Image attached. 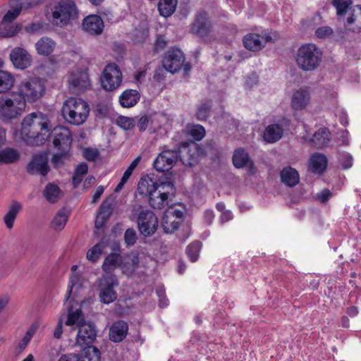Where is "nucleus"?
Returning a JSON list of instances; mask_svg holds the SVG:
<instances>
[{
  "instance_id": "nucleus-53",
  "label": "nucleus",
  "mask_w": 361,
  "mask_h": 361,
  "mask_svg": "<svg viewBox=\"0 0 361 361\" xmlns=\"http://www.w3.org/2000/svg\"><path fill=\"white\" fill-rule=\"evenodd\" d=\"M116 123L123 130H130L135 126V121L133 118L121 116L116 120Z\"/></svg>"
},
{
  "instance_id": "nucleus-51",
  "label": "nucleus",
  "mask_w": 361,
  "mask_h": 361,
  "mask_svg": "<svg viewBox=\"0 0 361 361\" xmlns=\"http://www.w3.org/2000/svg\"><path fill=\"white\" fill-rule=\"evenodd\" d=\"M189 134L197 141L201 140L205 136V130L201 125H192L189 128Z\"/></svg>"
},
{
  "instance_id": "nucleus-42",
  "label": "nucleus",
  "mask_w": 361,
  "mask_h": 361,
  "mask_svg": "<svg viewBox=\"0 0 361 361\" xmlns=\"http://www.w3.org/2000/svg\"><path fill=\"white\" fill-rule=\"evenodd\" d=\"M88 166L85 162L80 163L75 169L72 178V183L74 188L78 187L85 175L87 173Z\"/></svg>"
},
{
  "instance_id": "nucleus-4",
  "label": "nucleus",
  "mask_w": 361,
  "mask_h": 361,
  "mask_svg": "<svg viewBox=\"0 0 361 361\" xmlns=\"http://www.w3.org/2000/svg\"><path fill=\"white\" fill-rule=\"evenodd\" d=\"M26 104L23 97L12 93L0 97V120L8 121L20 116Z\"/></svg>"
},
{
  "instance_id": "nucleus-7",
  "label": "nucleus",
  "mask_w": 361,
  "mask_h": 361,
  "mask_svg": "<svg viewBox=\"0 0 361 361\" xmlns=\"http://www.w3.org/2000/svg\"><path fill=\"white\" fill-rule=\"evenodd\" d=\"M118 286V281L114 274H103L98 281L99 298L104 304H110L117 298L114 288Z\"/></svg>"
},
{
  "instance_id": "nucleus-38",
  "label": "nucleus",
  "mask_w": 361,
  "mask_h": 361,
  "mask_svg": "<svg viewBox=\"0 0 361 361\" xmlns=\"http://www.w3.org/2000/svg\"><path fill=\"white\" fill-rule=\"evenodd\" d=\"M22 29L18 23H6L0 25V37L8 38L16 35Z\"/></svg>"
},
{
  "instance_id": "nucleus-3",
  "label": "nucleus",
  "mask_w": 361,
  "mask_h": 361,
  "mask_svg": "<svg viewBox=\"0 0 361 361\" xmlns=\"http://www.w3.org/2000/svg\"><path fill=\"white\" fill-rule=\"evenodd\" d=\"M295 60L297 66L302 71H313L320 66L322 52L314 44H304L297 50Z\"/></svg>"
},
{
  "instance_id": "nucleus-52",
  "label": "nucleus",
  "mask_w": 361,
  "mask_h": 361,
  "mask_svg": "<svg viewBox=\"0 0 361 361\" xmlns=\"http://www.w3.org/2000/svg\"><path fill=\"white\" fill-rule=\"evenodd\" d=\"M339 164L344 169H350L353 166V158L351 154L347 152H340L338 157Z\"/></svg>"
},
{
  "instance_id": "nucleus-18",
  "label": "nucleus",
  "mask_w": 361,
  "mask_h": 361,
  "mask_svg": "<svg viewBox=\"0 0 361 361\" xmlns=\"http://www.w3.org/2000/svg\"><path fill=\"white\" fill-rule=\"evenodd\" d=\"M54 137L53 145L57 150L69 152L72 143V135L71 132L65 128H55L54 130Z\"/></svg>"
},
{
  "instance_id": "nucleus-56",
  "label": "nucleus",
  "mask_w": 361,
  "mask_h": 361,
  "mask_svg": "<svg viewBox=\"0 0 361 361\" xmlns=\"http://www.w3.org/2000/svg\"><path fill=\"white\" fill-rule=\"evenodd\" d=\"M83 157L89 161H94L99 157V152L97 149L86 147L82 149Z\"/></svg>"
},
{
  "instance_id": "nucleus-32",
  "label": "nucleus",
  "mask_w": 361,
  "mask_h": 361,
  "mask_svg": "<svg viewBox=\"0 0 361 361\" xmlns=\"http://www.w3.org/2000/svg\"><path fill=\"white\" fill-rule=\"evenodd\" d=\"M232 161L234 166L238 169H241L246 166H251L253 164L248 153L241 147L234 151Z\"/></svg>"
},
{
  "instance_id": "nucleus-27",
  "label": "nucleus",
  "mask_w": 361,
  "mask_h": 361,
  "mask_svg": "<svg viewBox=\"0 0 361 361\" xmlns=\"http://www.w3.org/2000/svg\"><path fill=\"white\" fill-rule=\"evenodd\" d=\"M280 176L282 183L288 187L296 185L300 180L298 172L290 166L283 168L280 173Z\"/></svg>"
},
{
  "instance_id": "nucleus-2",
  "label": "nucleus",
  "mask_w": 361,
  "mask_h": 361,
  "mask_svg": "<svg viewBox=\"0 0 361 361\" xmlns=\"http://www.w3.org/2000/svg\"><path fill=\"white\" fill-rule=\"evenodd\" d=\"M90 113L88 104L80 98L70 97L63 104L61 114L70 124L79 126L87 119Z\"/></svg>"
},
{
  "instance_id": "nucleus-50",
  "label": "nucleus",
  "mask_w": 361,
  "mask_h": 361,
  "mask_svg": "<svg viewBox=\"0 0 361 361\" xmlns=\"http://www.w3.org/2000/svg\"><path fill=\"white\" fill-rule=\"evenodd\" d=\"M81 286L82 284L80 283V276L78 274L73 273L70 277L69 285L68 287L67 293L65 298L66 300L68 301V299L70 298L73 288H79L81 287Z\"/></svg>"
},
{
  "instance_id": "nucleus-37",
  "label": "nucleus",
  "mask_w": 361,
  "mask_h": 361,
  "mask_svg": "<svg viewBox=\"0 0 361 361\" xmlns=\"http://www.w3.org/2000/svg\"><path fill=\"white\" fill-rule=\"evenodd\" d=\"M178 0H159L158 10L164 17L171 16L176 11Z\"/></svg>"
},
{
  "instance_id": "nucleus-14",
  "label": "nucleus",
  "mask_w": 361,
  "mask_h": 361,
  "mask_svg": "<svg viewBox=\"0 0 361 361\" xmlns=\"http://www.w3.org/2000/svg\"><path fill=\"white\" fill-rule=\"evenodd\" d=\"M197 145L195 143L182 144L181 147L174 149L178 154V161L185 166H192L197 161Z\"/></svg>"
},
{
  "instance_id": "nucleus-17",
  "label": "nucleus",
  "mask_w": 361,
  "mask_h": 361,
  "mask_svg": "<svg viewBox=\"0 0 361 361\" xmlns=\"http://www.w3.org/2000/svg\"><path fill=\"white\" fill-rule=\"evenodd\" d=\"M212 25L206 12H200L191 25L190 30L200 37L207 36L212 31Z\"/></svg>"
},
{
  "instance_id": "nucleus-58",
  "label": "nucleus",
  "mask_w": 361,
  "mask_h": 361,
  "mask_svg": "<svg viewBox=\"0 0 361 361\" xmlns=\"http://www.w3.org/2000/svg\"><path fill=\"white\" fill-rule=\"evenodd\" d=\"M125 242L128 245H133L136 243V232L133 228H128L124 235Z\"/></svg>"
},
{
  "instance_id": "nucleus-62",
  "label": "nucleus",
  "mask_w": 361,
  "mask_h": 361,
  "mask_svg": "<svg viewBox=\"0 0 361 361\" xmlns=\"http://www.w3.org/2000/svg\"><path fill=\"white\" fill-rule=\"evenodd\" d=\"M34 334H35V330L33 329H30L29 330H27L25 336L23 337V338L22 339V341L20 343V348H25L26 347V345L30 342V341Z\"/></svg>"
},
{
  "instance_id": "nucleus-19",
  "label": "nucleus",
  "mask_w": 361,
  "mask_h": 361,
  "mask_svg": "<svg viewBox=\"0 0 361 361\" xmlns=\"http://www.w3.org/2000/svg\"><path fill=\"white\" fill-rule=\"evenodd\" d=\"M10 59L16 68L21 70L29 67L32 61L31 55L22 47L13 49L10 53Z\"/></svg>"
},
{
  "instance_id": "nucleus-49",
  "label": "nucleus",
  "mask_w": 361,
  "mask_h": 361,
  "mask_svg": "<svg viewBox=\"0 0 361 361\" xmlns=\"http://www.w3.org/2000/svg\"><path fill=\"white\" fill-rule=\"evenodd\" d=\"M20 12V8H19L17 4H13L12 8L8 10L7 13L4 16L1 20V24L11 23L18 18Z\"/></svg>"
},
{
  "instance_id": "nucleus-31",
  "label": "nucleus",
  "mask_w": 361,
  "mask_h": 361,
  "mask_svg": "<svg viewBox=\"0 0 361 361\" xmlns=\"http://www.w3.org/2000/svg\"><path fill=\"white\" fill-rule=\"evenodd\" d=\"M158 187H159V184L154 181L152 178L146 176L139 180L137 191L141 195L149 197Z\"/></svg>"
},
{
  "instance_id": "nucleus-24",
  "label": "nucleus",
  "mask_w": 361,
  "mask_h": 361,
  "mask_svg": "<svg viewBox=\"0 0 361 361\" xmlns=\"http://www.w3.org/2000/svg\"><path fill=\"white\" fill-rule=\"evenodd\" d=\"M310 100V95L306 89L295 91L291 98V107L296 111L304 109Z\"/></svg>"
},
{
  "instance_id": "nucleus-16",
  "label": "nucleus",
  "mask_w": 361,
  "mask_h": 361,
  "mask_svg": "<svg viewBox=\"0 0 361 361\" xmlns=\"http://www.w3.org/2000/svg\"><path fill=\"white\" fill-rule=\"evenodd\" d=\"M97 337L95 326L90 323H84L78 328L76 344L80 346H89L94 341Z\"/></svg>"
},
{
  "instance_id": "nucleus-64",
  "label": "nucleus",
  "mask_w": 361,
  "mask_h": 361,
  "mask_svg": "<svg viewBox=\"0 0 361 361\" xmlns=\"http://www.w3.org/2000/svg\"><path fill=\"white\" fill-rule=\"evenodd\" d=\"M157 294L159 298V306L162 308L166 307L168 305L169 301L166 299L164 293H163L161 290H157Z\"/></svg>"
},
{
  "instance_id": "nucleus-23",
  "label": "nucleus",
  "mask_w": 361,
  "mask_h": 361,
  "mask_svg": "<svg viewBox=\"0 0 361 361\" xmlns=\"http://www.w3.org/2000/svg\"><path fill=\"white\" fill-rule=\"evenodd\" d=\"M331 139L329 130L326 128H321L314 133L313 137L309 140L310 145L317 149H322L328 146Z\"/></svg>"
},
{
  "instance_id": "nucleus-20",
  "label": "nucleus",
  "mask_w": 361,
  "mask_h": 361,
  "mask_svg": "<svg viewBox=\"0 0 361 361\" xmlns=\"http://www.w3.org/2000/svg\"><path fill=\"white\" fill-rule=\"evenodd\" d=\"M281 123L269 125L264 130L263 137L269 143H274L279 141L283 134V126L288 125V121L283 118Z\"/></svg>"
},
{
  "instance_id": "nucleus-39",
  "label": "nucleus",
  "mask_w": 361,
  "mask_h": 361,
  "mask_svg": "<svg viewBox=\"0 0 361 361\" xmlns=\"http://www.w3.org/2000/svg\"><path fill=\"white\" fill-rule=\"evenodd\" d=\"M82 355H78V361H100V352L93 345L84 347Z\"/></svg>"
},
{
  "instance_id": "nucleus-47",
  "label": "nucleus",
  "mask_w": 361,
  "mask_h": 361,
  "mask_svg": "<svg viewBox=\"0 0 361 361\" xmlns=\"http://www.w3.org/2000/svg\"><path fill=\"white\" fill-rule=\"evenodd\" d=\"M332 5L336 9V13L339 17L345 15L352 4L351 0H332Z\"/></svg>"
},
{
  "instance_id": "nucleus-46",
  "label": "nucleus",
  "mask_w": 361,
  "mask_h": 361,
  "mask_svg": "<svg viewBox=\"0 0 361 361\" xmlns=\"http://www.w3.org/2000/svg\"><path fill=\"white\" fill-rule=\"evenodd\" d=\"M67 221V214L64 212L60 211L54 217L51 223V228L56 231H61L64 228Z\"/></svg>"
},
{
  "instance_id": "nucleus-34",
  "label": "nucleus",
  "mask_w": 361,
  "mask_h": 361,
  "mask_svg": "<svg viewBox=\"0 0 361 361\" xmlns=\"http://www.w3.org/2000/svg\"><path fill=\"white\" fill-rule=\"evenodd\" d=\"M22 204L18 201H13L8 207V210L4 216V221L8 229L13 227L17 214L21 211Z\"/></svg>"
},
{
  "instance_id": "nucleus-30",
  "label": "nucleus",
  "mask_w": 361,
  "mask_h": 361,
  "mask_svg": "<svg viewBox=\"0 0 361 361\" xmlns=\"http://www.w3.org/2000/svg\"><path fill=\"white\" fill-rule=\"evenodd\" d=\"M262 37L256 33H250L243 38V44L247 49L252 51H257L262 49L264 46V42L262 40Z\"/></svg>"
},
{
  "instance_id": "nucleus-48",
  "label": "nucleus",
  "mask_w": 361,
  "mask_h": 361,
  "mask_svg": "<svg viewBox=\"0 0 361 361\" xmlns=\"http://www.w3.org/2000/svg\"><path fill=\"white\" fill-rule=\"evenodd\" d=\"M105 247V244L103 242H99L93 246L87 252V259L92 262H96Z\"/></svg>"
},
{
  "instance_id": "nucleus-15",
  "label": "nucleus",
  "mask_w": 361,
  "mask_h": 361,
  "mask_svg": "<svg viewBox=\"0 0 361 361\" xmlns=\"http://www.w3.org/2000/svg\"><path fill=\"white\" fill-rule=\"evenodd\" d=\"M178 161L176 151L166 149L161 152L154 161V168L159 172H164L171 169Z\"/></svg>"
},
{
  "instance_id": "nucleus-8",
  "label": "nucleus",
  "mask_w": 361,
  "mask_h": 361,
  "mask_svg": "<svg viewBox=\"0 0 361 361\" xmlns=\"http://www.w3.org/2000/svg\"><path fill=\"white\" fill-rule=\"evenodd\" d=\"M122 80V73L118 65L114 63L106 65L100 77L102 88L108 92L117 90L121 86Z\"/></svg>"
},
{
  "instance_id": "nucleus-57",
  "label": "nucleus",
  "mask_w": 361,
  "mask_h": 361,
  "mask_svg": "<svg viewBox=\"0 0 361 361\" xmlns=\"http://www.w3.org/2000/svg\"><path fill=\"white\" fill-rule=\"evenodd\" d=\"M39 0H13V4H17L20 10L28 9L36 6Z\"/></svg>"
},
{
  "instance_id": "nucleus-29",
  "label": "nucleus",
  "mask_w": 361,
  "mask_h": 361,
  "mask_svg": "<svg viewBox=\"0 0 361 361\" xmlns=\"http://www.w3.org/2000/svg\"><path fill=\"white\" fill-rule=\"evenodd\" d=\"M327 158L321 153H314L310 157V170L314 173H322L326 168Z\"/></svg>"
},
{
  "instance_id": "nucleus-12",
  "label": "nucleus",
  "mask_w": 361,
  "mask_h": 361,
  "mask_svg": "<svg viewBox=\"0 0 361 361\" xmlns=\"http://www.w3.org/2000/svg\"><path fill=\"white\" fill-rule=\"evenodd\" d=\"M49 171L48 157L45 153L33 154L26 166V171L30 175H39L44 177Z\"/></svg>"
},
{
  "instance_id": "nucleus-9",
  "label": "nucleus",
  "mask_w": 361,
  "mask_h": 361,
  "mask_svg": "<svg viewBox=\"0 0 361 361\" xmlns=\"http://www.w3.org/2000/svg\"><path fill=\"white\" fill-rule=\"evenodd\" d=\"M175 188L171 182H161L159 187L148 197L149 205L154 209H161L168 204L170 195H173Z\"/></svg>"
},
{
  "instance_id": "nucleus-59",
  "label": "nucleus",
  "mask_w": 361,
  "mask_h": 361,
  "mask_svg": "<svg viewBox=\"0 0 361 361\" xmlns=\"http://www.w3.org/2000/svg\"><path fill=\"white\" fill-rule=\"evenodd\" d=\"M333 195L329 189H324L317 194V199L322 203L327 202Z\"/></svg>"
},
{
  "instance_id": "nucleus-36",
  "label": "nucleus",
  "mask_w": 361,
  "mask_h": 361,
  "mask_svg": "<svg viewBox=\"0 0 361 361\" xmlns=\"http://www.w3.org/2000/svg\"><path fill=\"white\" fill-rule=\"evenodd\" d=\"M15 78L13 75L4 71H0V94L9 92L13 87Z\"/></svg>"
},
{
  "instance_id": "nucleus-26",
  "label": "nucleus",
  "mask_w": 361,
  "mask_h": 361,
  "mask_svg": "<svg viewBox=\"0 0 361 361\" xmlns=\"http://www.w3.org/2000/svg\"><path fill=\"white\" fill-rule=\"evenodd\" d=\"M56 42L50 37H43L35 44L37 53L40 56H49L54 50Z\"/></svg>"
},
{
  "instance_id": "nucleus-22",
  "label": "nucleus",
  "mask_w": 361,
  "mask_h": 361,
  "mask_svg": "<svg viewBox=\"0 0 361 361\" xmlns=\"http://www.w3.org/2000/svg\"><path fill=\"white\" fill-rule=\"evenodd\" d=\"M128 332V324L123 320L114 322L109 329V338L114 343L123 341Z\"/></svg>"
},
{
  "instance_id": "nucleus-21",
  "label": "nucleus",
  "mask_w": 361,
  "mask_h": 361,
  "mask_svg": "<svg viewBox=\"0 0 361 361\" xmlns=\"http://www.w3.org/2000/svg\"><path fill=\"white\" fill-rule=\"evenodd\" d=\"M83 29L90 35H100L104 29V23L100 16L90 15L85 17L82 21Z\"/></svg>"
},
{
  "instance_id": "nucleus-43",
  "label": "nucleus",
  "mask_w": 361,
  "mask_h": 361,
  "mask_svg": "<svg viewBox=\"0 0 361 361\" xmlns=\"http://www.w3.org/2000/svg\"><path fill=\"white\" fill-rule=\"evenodd\" d=\"M212 106V102L205 99L197 107L196 117L199 121H206L210 116V111Z\"/></svg>"
},
{
  "instance_id": "nucleus-55",
  "label": "nucleus",
  "mask_w": 361,
  "mask_h": 361,
  "mask_svg": "<svg viewBox=\"0 0 361 361\" xmlns=\"http://www.w3.org/2000/svg\"><path fill=\"white\" fill-rule=\"evenodd\" d=\"M59 152L54 154L51 157V162L54 167H58L63 164L65 159L68 157L69 152L64 150H58Z\"/></svg>"
},
{
  "instance_id": "nucleus-1",
  "label": "nucleus",
  "mask_w": 361,
  "mask_h": 361,
  "mask_svg": "<svg viewBox=\"0 0 361 361\" xmlns=\"http://www.w3.org/2000/svg\"><path fill=\"white\" fill-rule=\"evenodd\" d=\"M50 131L48 118L39 112L26 116L21 123L20 135L27 145H43L49 137Z\"/></svg>"
},
{
  "instance_id": "nucleus-44",
  "label": "nucleus",
  "mask_w": 361,
  "mask_h": 361,
  "mask_svg": "<svg viewBox=\"0 0 361 361\" xmlns=\"http://www.w3.org/2000/svg\"><path fill=\"white\" fill-rule=\"evenodd\" d=\"M61 192L58 185L54 183H48L44 190V195L47 201L54 203L57 201Z\"/></svg>"
},
{
  "instance_id": "nucleus-54",
  "label": "nucleus",
  "mask_w": 361,
  "mask_h": 361,
  "mask_svg": "<svg viewBox=\"0 0 361 361\" xmlns=\"http://www.w3.org/2000/svg\"><path fill=\"white\" fill-rule=\"evenodd\" d=\"M112 204L110 200H106L100 205L98 214L108 219L112 213Z\"/></svg>"
},
{
  "instance_id": "nucleus-10",
  "label": "nucleus",
  "mask_w": 361,
  "mask_h": 361,
  "mask_svg": "<svg viewBox=\"0 0 361 361\" xmlns=\"http://www.w3.org/2000/svg\"><path fill=\"white\" fill-rule=\"evenodd\" d=\"M44 90V85L39 79L34 78L23 82L19 87V92L15 94L23 97L25 103L26 100L30 102L37 101Z\"/></svg>"
},
{
  "instance_id": "nucleus-61",
  "label": "nucleus",
  "mask_w": 361,
  "mask_h": 361,
  "mask_svg": "<svg viewBox=\"0 0 361 361\" xmlns=\"http://www.w3.org/2000/svg\"><path fill=\"white\" fill-rule=\"evenodd\" d=\"M150 121V118L147 115H142L138 120L137 126L140 132H143L146 130L149 123Z\"/></svg>"
},
{
  "instance_id": "nucleus-35",
  "label": "nucleus",
  "mask_w": 361,
  "mask_h": 361,
  "mask_svg": "<svg viewBox=\"0 0 361 361\" xmlns=\"http://www.w3.org/2000/svg\"><path fill=\"white\" fill-rule=\"evenodd\" d=\"M357 9L354 8L353 12L347 18L345 25L353 32L361 31V5L355 6Z\"/></svg>"
},
{
  "instance_id": "nucleus-63",
  "label": "nucleus",
  "mask_w": 361,
  "mask_h": 361,
  "mask_svg": "<svg viewBox=\"0 0 361 361\" xmlns=\"http://www.w3.org/2000/svg\"><path fill=\"white\" fill-rule=\"evenodd\" d=\"M165 212H170L173 216H174V218H176V220L180 223L183 221V212L181 210L173 209V208H169L167 209Z\"/></svg>"
},
{
  "instance_id": "nucleus-6",
  "label": "nucleus",
  "mask_w": 361,
  "mask_h": 361,
  "mask_svg": "<svg viewBox=\"0 0 361 361\" xmlns=\"http://www.w3.org/2000/svg\"><path fill=\"white\" fill-rule=\"evenodd\" d=\"M184 62V54L179 49L168 50L162 59L163 67L171 73H175L183 68L185 74H188L191 69V66L190 63Z\"/></svg>"
},
{
  "instance_id": "nucleus-41",
  "label": "nucleus",
  "mask_w": 361,
  "mask_h": 361,
  "mask_svg": "<svg viewBox=\"0 0 361 361\" xmlns=\"http://www.w3.org/2000/svg\"><path fill=\"white\" fill-rule=\"evenodd\" d=\"M85 322L82 317V312L80 310L73 311L72 308H69L68 313V318L65 322L66 326H75V328H79L80 324Z\"/></svg>"
},
{
  "instance_id": "nucleus-5",
  "label": "nucleus",
  "mask_w": 361,
  "mask_h": 361,
  "mask_svg": "<svg viewBox=\"0 0 361 361\" xmlns=\"http://www.w3.org/2000/svg\"><path fill=\"white\" fill-rule=\"evenodd\" d=\"M53 22L57 26H65L78 17L75 4L71 0L61 1L52 12Z\"/></svg>"
},
{
  "instance_id": "nucleus-28",
  "label": "nucleus",
  "mask_w": 361,
  "mask_h": 361,
  "mask_svg": "<svg viewBox=\"0 0 361 361\" xmlns=\"http://www.w3.org/2000/svg\"><path fill=\"white\" fill-rule=\"evenodd\" d=\"M140 94L136 90H126L119 97V102L123 107L134 106L140 100Z\"/></svg>"
},
{
  "instance_id": "nucleus-45",
  "label": "nucleus",
  "mask_w": 361,
  "mask_h": 361,
  "mask_svg": "<svg viewBox=\"0 0 361 361\" xmlns=\"http://www.w3.org/2000/svg\"><path fill=\"white\" fill-rule=\"evenodd\" d=\"M201 247V242L195 240L188 245L186 247V254L192 262H195L198 259Z\"/></svg>"
},
{
  "instance_id": "nucleus-13",
  "label": "nucleus",
  "mask_w": 361,
  "mask_h": 361,
  "mask_svg": "<svg viewBox=\"0 0 361 361\" xmlns=\"http://www.w3.org/2000/svg\"><path fill=\"white\" fill-rule=\"evenodd\" d=\"M68 87L73 94L82 93L90 88L91 82L86 71L73 72L68 77Z\"/></svg>"
},
{
  "instance_id": "nucleus-11",
  "label": "nucleus",
  "mask_w": 361,
  "mask_h": 361,
  "mask_svg": "<svg viewBox=\"0 0 361 361\" xmlns=\"http://www.w3.org/2000/svg\"><path fill=\"white\" fill-rule=\"evenodd\" d=\"M137 227L140 233L145 237L152 236L158 228V219L150 210H141L137 216Z\"/></svg>"
},
{
  "instance_id": "nucleus-33",
  "label": "nucleus",
  "mask_w": 361,
  "mask_h": 361,
  "mask_svg": "<svg viewBox=\"0 0 361 361\" xmlns=\"http://www.w3.org/2000/svg\"><path fill=\"white\" fill-rule=\"evenodd\" d=\"M180 223L176 220L170 212H164L161 221V226L165 233H172L180 226Z\"/></svg>"
},
{
  "instance_id": "nucleus-60",
  "label": "nucleus",
  "mask_w": 361,
  "mask_h": 361,
  "mask_svg": "<svg viewBox=\"0 0 361 361\" xmlns=\"http://www.w3.org/2000/svg\"><path fill=\"white\" fill-rule=\"evenodd\" d=\"M333 32L332 29L329 26L321 27L316 30L315 35L319 38H324Z\"/></svg>"
},
{
  "instance_id": "nucleus-25",
  "label": "nucleus",
  "mask_w": 361,
  "mask_h": 361,
  "mask_svg": "<svg viewBox=\"0 0 361 361\" xmlns=\"http://www.w3.org/2000/svg\"><path fill=\"white\" fill-rule=\"evenodd\" d=\"M122 264V257L116 252L110 253L104 260L102 269L104 274H113L112 272Z\"/></svg>"
},
{
  "instance_id": "nucleus-40",
  "label": "nucleus",
  "mask_w": 361,
  "mask_h": 361,
  "mask_svg": "<svg viewBox=\"0 0 361 361\" xmlns=\"http://www.w3.org/2000/svg\"><path fill=\"white\" fill-rule=\"evenodd\" d=\"M20 159V153L17 149L6 148L0 151V164H12Z\"/></svg>"
}]
</instances>
